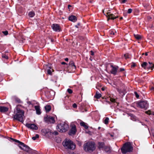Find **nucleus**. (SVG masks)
Wrapping results in <instances>:
<instances>
[{
    "instance_id": "nucleus-1",
    "label": "nucleus",
    "mask_w": 154,
    "mask_h": 154,
    "mask_svg": "<svg viewBox=\"0 0 154 154\" xmlns=\"http://www.w3.org/2000/svg\"><path fill=\"white\" fill-rule=\"evenodd\" d=\"M19 106H18L17 107V112L16 114L14 116V119L23 122L24 121L23 117L24 112L23 110L20 109L18 107Z\"/></svg>"
},
{
    "instance_id": "nucleus-2",
    "label": "nucleus",
    "mask_w": 154,
    "mask_h": 154,
    "mask_svg": "<svg viewBox=\"0 0 154 154\" xmlns=\"http://www.w3.org/2000/svg\"><path fill=\"white\" fill-rule=\"evenodd\" d=\"M64 148L67 149L74 150L75 148V145L71 140L66 139L62 143Z\"/></svg>"
},
{
    "instance_id": "nucleus-3",
    "label": "nucleus",
    "mask_w": 154,
    "mask_h": 154,
    "mask_svg": "<svg viewBox=\"0 0 154 154\" xmlns=\"http://www.w3.org/2000/svg\"><path fill=\"white\" fill-rule=\"evenodd\" d=\"M69 128V125L66 122L60 123L57 127V130L59 131L62 132L66 131Z\"/></svg>"
},
{
    "instance_id": "nucleus-4",
    "label": "nucleus",
    "mask_w": 154,
    "mask_h": 154,
    "mask_svg": "<svg viewBox=\"0 0 154 154\" xmlns=\"http://www.w3.org/2000/svg\"><path fill=\"white\" fill-rule=\"evenodd\" d=\"M133 148L131 143L129 142L125 143L121 148L122 153L125 154L128 152H132Z\"/></svg>"
},
{
    "instance_id": "nucleus-5",
    "label": "nucleus",
    "mask_w": 154,
    "mask_h": 154,
    "mask_svg": "<svg viewBox=\"0 0 154 154\" xmlns=\"http://www.w3.org/2000/svg\"><path fill=\"white\" fill-rule=\"evenodd\" d=\"M84 148L86 151L92 152L95 149L94 143L93 142H87L84 145Z\"/></svg>"
},
{
    "instance_id": "nucleus-6",
    "label": "nucleus",
    "mask_w": 154,
    "mask_h": 154,
    "mask_svg": "<svg viewBox=\"0 0 154 154\" xmlns=\"http://www.w3.org/2000/svg\"><path fill=\"white\" fill-rule=\"evenodd\" d=\"M11 139L15 142L19 143V146L21 149L28 152H30L31 149L28 146L19 140L13 138H12Z\"/></svg>"
},
{
    "instance_id": "nucleus-7",
    "label": "nucleus",
    "mask_w": 154,
    "mask_h": 154,
    "mask_svg": "<svg viewBox=\"0 0 154 154\" xmlns=\"http://www.w3.org/2000/svg\"><path fill=\"white\" fill-rule=\"evenodd\" d=\"M137 106L140 108L146 109L148 107V104L146 101H141L137 103Z\"/></svg>"
},
{
    "instance_id": "nucleus-8",
    "label": "nucleus",
    "mask_w": 154,
    "mask_h": 154,
    "mask_svg": "<svg viewBox=\"0 0 154 154\" xmlns=\"http://www.w3.org/2000/svg\"><path fill=\"white\" fill-rule=\"evenodd\" d=\"M110 10H109L107 11H106V13H104V11H103V13H104V14L106 15L108 17V20L110 19L114 20L118 17V16L114 17L115 16L112 13L110 12Z\"/></svg>"
},
{
    "instance_id": "nucleus-9",
    "label": "nucleus",
    "mask_w": 154,
    "mask_h": 154,
    "mask_svg": "<svg viewBox=\"0 0 154 154\" xmlns=\"http://www.w3.org/2000/svg\"><path fill=\"white\" fill-rule=\"evenodd\" d=\"M44 119L45 121L48 123H54L55 122L53 117L48 116L45 117Z\"/></svg>"
},
{
    "instance_id": "nucleus-10",
    "label": "nucleus",
    "mask_w": 154,
    "mask_h": 154,
    "mask_svg": "<svg viewBox=\"0 0 154 154\" xmlns=\"http://www.w3.org/2000/svg\"><path fill=\"white\" fill-rule=\"evenodd\" d=\"M55 32H60L61 31V28L58 24H54L51 26Z\"/></svg>"
},
{
    "instance_id": "nucleus-11",
    "label": "nucleus",
    "mask_w": 154,
    "mask_h": 154,
    "mask_svg": "<svg viewBox=\"0 0 154 154\" xmlns=\"http://www.w3.org/2000/svg\"><path fill=\"white\" fill-rule=\"evenodd\" d=\"M76 131V126L74 125H73L71 127V129L69 131V134L70 135H72L75 134Z\"/></svg>"
},
{
    "instance_id": "nucleus-12",
    "label": "nucleus",
    "mask_w": 154,
    "mask_h": 154,
    "mask_svg": "<svg viewBox=\"0 0 154 154\" xmlns=\"http://www.w3.org/2000/svg\"><path fill=\"white\" fill-rule=\"evenodd\" d=\"M26 126L28 128L32 130H36L38 128L37 126L34 124L27 123L26 124Z\"/></svg>"
},
{
    "instance_id": "nucleus-13",
    "label": "nucleus",
    "mask_w": 154,
    "mask_h": 154,
    "mask_svg": "<svg viewBox=\"0 0 154 154\" xmlns=\"http://www.w3.org/2000/svg\"><path fill=\"white\" fill-rule=\"evenodd\" d=\"M111 66L112 68V69L111 72V73L114 75H116L117 72V70L118 69V66L115 67L113 66L112 65H111Z\"/></svg>"
},
{
    "instance_id": "nucleus-14",
    "label": "nucleus",
    "mask_w": 154,
    "mask_h": 154,
    "mask_svg": "<svg viewBox=\"0 0 154 154\" xmlns=\"http://www.w3.org/2000/svg\"><path fill=\"white\" fill-rule=\"evenodd\" d=\"M8 108L7 107L0 106V111L2 112H5L8 111Z\"/></svg>"
},
{
    "instance_id": "nucleus-15",
    "label": "nucleus",
    "mask_w": 154,
    "mask_h": 154,
    "mask_svg": "<svg viewBox=\"0 0 154 154\" xmlns=\"http://www.w3.org/2000/svg\"><path fill=\"white\" fill-rule=\"evenodd\" d=\"M69 20L71 21L75 22L77 20V18L75 16L71 15L69 17Z\"/></svg>"
},
{
    "instance_id": "nucleus-16",
    "label": "nucleus",
    "mask_w": 154,
    "mask_h": 154,
    "mask_svg": "<svg viewBox=\"0 0 154 154\" xmlns=\"http://www.w3.org/2000/svg\"><path fill=\"white\" fill-rule=\"evenodd\" d=\"M35 109L36 114L38 115H40L41 113L40 107L38 106H35Z\"/></svg>"
},
{
    "instance_id": "nucleus-17",
    "label": "nucleus",
    "mask_w": 154,
    "mask_h": 154,
    "mask_svg": "<svg viewBox=\"0 0 154 154\" xmlns=\"http://www.w3.org/2000/svg\"><path fill=\"white\" fill-rule=\"evenodd\" d=\"M148 64L149 65L148 66V68L152 69L154 67V64H153L152 63L149 62Z\"/></svg>"
},
{
    "instance_id": "nucleus-18",
    "label": "nucleus",
    "mask_w": 154,
    "mask_h": 154,
    "mask_svg": "<svg viewBox=\"0 0 154 154\" xmlns=\"http://www.w3.org/2000/svg\"><path fill=\"white\" fill-rule=\"evenodd\" d=\"M45 109L46 112H48L50 110L51 107L49 105H48L45 106Z\"/></svg>"
},
{
    "instance_id": "nucleus-19",
    "label": "nucleus",
    "mask_w": 154,
    "mask_h": 154,
    "mask_svg": "<svg viewBox=\"0 0 154 154\" xmlns=\"http://www.w3.org/2000/svg\"><path fill=\"white\" fill-rule=\"evenodd\" d=\"M105 151L107 152H110L111 151V148L109 146H106L105 148Z\"/></svg>"
},
{
    "instance_id": "nucleus-20",
    "label": "nucleus",
    "mask_w": 154,
    "mask_h": 154,
    "mask_svg": "<svg viewBox=\"0 0 154 154\" xmlns=\"http://www.w3.org/2000/svg\"><path fill=\"white\" fill-rule=\"evenodd\" d=\"M149 65V64L148 63H147L146 62H143V63L142 64H141V66L144 68L145 69L146 68V66H148Z\"/></svg>"
},
{
    "instance_id": "nucleus-21",
    "label": "nucleus",
    "mask_w": 154,
    "mask_h": 154,
    "mask_svg": "<svg viewBox=\"0 0 154 154\" xmlns=\"http://www.w3.org/2000/svg\"><path fill=\"white\" fill-rule=\"evenodd\" d=\"M69 65L73 67L74 69L76 68V66H75L74 63L73 61H70L69 63Z\"/></svg>"
},
{
    "instance_id": "nucleus-22",
    "label": "nucleus",
    "mask_w": 154,
    "mask_h": 154,
    "mask_svg": "<svg viewBox=\"0 0 154 154\" xmlns=\"http://www.w3.org/2000/svg\"><path fill=\"white\" fill-rule=\"evenodd\" d=\"M29 16L30 17H33L35 15V13L33 11L30 12L28 14Z\"/></svg>"
},
{
    "instance_id": "nucleus-23",
    "label": "nucleus",
    "mask_w": 154,
    "mask_h": 154,
    "mask_svg": "<svg viewBox=\"0 0 154 154\" xmlns=\"http://www.w3.org/2000/svg\"><path fill=\"white\" fill-rule=\"evenodd\" d=\"M109 33L111 35H115L117 34V32L115 30H110L109 31Z\"/></svg>"
},
{
    "instance_id": "nucleus-24",
    "label": "nucleus",
    "mask_w": 154,
    "mask_h": 154,
    "mask_svg": "<svg viewBox=\"0 0 154 154\" xmlns=\"http://www.w3.org/2000/svg\"><path fill=\"white\" fill-rule=\"evenodd\" d=\"M101 94L97 92L94 97H95L97 98H99L101 97Z\"/></svg>"
},
{
    "instance_id": "nucleus-25",
    "label": "nucleus",
    "mask_w": 154,
    "mask_h": 154,
    "mask_svg": "<svg viewBox=\"0 0 154 154\" xmlns=\"http://www.w3.org/2000/svg\"><path fill=\"white\" fill-rule=\"evenodd\" d=\"M99 147L100 148H102L104 146V143L103 142H99L98 143Z\"/></svg>"
},
{
    "instance_id": "nucleus-26",
    "label": "nucleus",
    "mask_w": 154,
    "mask_h": 154,
    "mask_svg": "<svg viewBox=\"0 0 154 154\" xmlns=\"http://www.w3.org/2000/svg\"><path fill=\"white\" fill-rule=\"evenodd\" d=\"M80 125L82 126H84L85 129H87L88 128V126L86 125L85 123L83 122H81Z\"/></svg>"
},
{
    "instance_id": "nucleus-27",
    "label": "nucleus",
    "mask_w": 154,
    "mask_h": 154,
    "mask_svg": "<svg viewBox=\"0 0 154 154\" xmlns=\"http://www.w3.org/2000/svg\"><path fill=\"white\" fill-rule=\"evenodd\" d=\"M109 121V118L108 117H106L104 120V123L106 124H108Z\"/></svg>"
},
{
    "instance_id": "nucleus-28",
    "label": "nucleus",
    "mask_w": 154,
    "mask_h": 154,
    "mask_svg": "<svg viewBox=\"0 0 154 154\" xmlns=\"http://www.w3.org/2000/svg\"><path fill=\"white\" fill-rule=\"evenodd\" d=\"M131 119L134 121H135L136 120V117L135 116H134L132 114H131Z\"/></svg>"
},
{
    "instance_id": "nucleus-29",
    "label": "nucleus",
    "mask_w": 154,
    "mask_h": 154,
    "mask_svg": "<svg viewBox=\"0 0 154 154\" xmlns=\"http://www.w3.org/2000/svg\"><path fill=\"white\" fill-rule=\"evenodd\" d=\"M38 137H39V135L38 134H37L35 135V136H34V137H32V139L33 140H36V139L37 138H38Z\"/></svg>"
},
{
    "instance_id": "nucleus-30",
    "label": "nucleus",
    "mask_w": 154,
    "mask_h": 154,
    "mask_svg": "<svg viewBox=\"0 0 154 154\" xmlns=\"http://www.w3.org/2000/svg\"><path fill=\"white\" fill-rule=\"evenodd\" d=\"M135 37L137 39H139L141 38V36L138 35H134Z\"/></svg>"
},
{
    "instance_id": "nucleus-31",
    "label": "nucleus",
    "mask_w": 154,
    "mask_h": 154,
    "mask_svg": "<svg viewBox=\"0 0 154 154\" xmlns=\"http://www.w3.org/2000/svg\"><path fill=\"white\" fill-rule=\"evenodd\" d=\"M124 57L126 59L129 58H130V55L128 54H124Z\"/></svg>"
},
{
    "instance_id": "nucleus-32",
    "label": "nucleus",
    "mask_w": 154,
    "mask_h": 154,
    "mask_svg": "<svg viewBox=\"0 0 154 154\" xmlns=\"http://www.w3.org/2000/svg\"><path fill=\"white\" fill-rule=\"evenodd\" d=\"M109 99L110 101L112 102H115V99L111 97H109Z\"/></svg>"
},
{
    "instance_id": "nucleus-33",
    "label": "nucleus",
    "mask_w": 154,
    "mask_h": 154,
    "mask_svg": "<svg viewBox=\"0 0 154 154\" xmlns=\"http://www.w3.org/2000/svg\"><path fill=\"white\" fill-rule=\"evenodd\" d=\"M51 73H52L51 71V70H50V69H48L47 70L48 74L50 75H51Z\"/></svg>"
},
{
    "instance_id": "nucleus-34",
    "label": "nucleus",
    "mask_w": 154,
    "mask_h": 154,
    "mask_svg": "<svg viewBox=\"0 0 154 154\" xmlns=\"http://www.w3.org/2000/svg\"><path fill=\"white\" fill-rule=\"evenodd\" d=\"M67 91L69 94H72V91L70 89H68Z\"/></svg>"
},
{
    "instance_id": "nucleus-35",
    "label": "nucleus",
    "mask_w": 154,
    "mask_h": 154,
    "mask_svg": "<svg viewBox=\"0 0 154 154\" xmlns=\"http://www.w3.org/2000/svg\"><path fill=\"white\" fill-rule=\"evenodd\" d=\"M15 101L18 103H20V100L18 98H16L15 99Z\"/></svg>"
},
{
    "instance_id": "nucleus-36",
    "label": "nucleus",
    "mask_w": 154,
    "mask_h": 154,
    "mask_svg": "<svg viewBox=\"0 0 154 154\" xmlns=\"http://www.w3.org/2000/svg\"><path fill=\"white\" fill-rule=\"evenodd\" d=\"M132 9L131 8H129L128 9L127 13L128 14H130L132 12Z\"/></svg>"
},
{
    "instance_id": "nucleus-37",
    "label": "nucleus",
    "mask_w": 154,
    "mask_h": 154,
    "mask_svg": "<svg viewBox=\"0 0 154 154\" xmlns=\"http://www.w3.org/2000/svg\"><path fill=\"white\" fill-rule=\"evenodd\" d=\"M2 32L5 35H7L8 34V32L7 31H3Z\"/></svg>"
},
{
    "instance_id": "nucleus-38",
    "label": "nucleus",
    "mask_w": 154,
    "mask_h": 154,
    "mask_svg": "<svg viewBox=\"0 0 154 154\" xmlns=\"http://www.w3.org/2000/svg\"><path fill=\"white\" fill-rule=\"evenodd\" d=\"M2 57L3 58H5L6 59H8V56H7L6 55H5V54L2 55Z\"/></svg>"
},
{
    "instance_id": "nucleus-39",
    "label": "nucleus",
    "mask_w": 154,
    "mask_h": 154,
    "mask_svg": "<svg viewBox=\"0 0 154 154\" xmlns=\"http://www.w3.org/2000/svg\"><path fill=\"white\" fill-rule=\"evenodd\" d=\"M151 112L149 110L148 111H146L145 112L146 113L149 114V115H151Z\"/></svg>"
},
{
    "instance_id": "nucleus-40",
    "label": "nucleus",
    "mask_w": 154,
    "mask_h": 154,
    "mask_svg": "<svg viewBox=\"0 0 154 154\" xmlns=\"http://www.w3.org/2000/svg\"><path fill=\"white\" fill-rule=\"evenodd\" d=\"M120 2L122 3H125L127 0H119Z\"/></svg>"
},
{
    "instance_id": "nucleus-41",
    "label": "nucleus",
    "mask_w": 154,
    "mask_h": 154,
    "mask_svg": "<svg viewBox=\"0 0 154 154\" xmlns=\"http://www.w3.org/2000/svg\"><path fill=\"white\" fill-rule=\"evenodd\" d=\"M143 6L144 8H147L148 6V5L147 4H144L143 5Z\"/></svg>"
},
{
    "instance_id": "nucleus-42",
    "label": "nucleus",
    "mask_w": 154,
    "mask_h": 154,
    "mask_svg": "<svg viewBox=\"0 0 154 154\" xmlns=\"http://www.w3.org/2000/svg\"><path fill=\"white\" fill-rule=\"evenodd\" d=\"M134 94H135L136 97L137 98H138L139 97V95L136 92H135Z\"/></svg>"
},
{
    "instance_id": "nucleus-43",
    "label": "nucleus",
    "mask_w": 154,
    "mask_h": 154,
    "mask_svg": "<svg viewBox=\"0 0 154 154\" xmlns=\"http://www.w3.org/2000/svg\"><path fill=\"white\" fill-rule=\"evenodd\" d=\"M72 106L74 108H76L77 107V105L76 103H74L73 104Z\"/></svg>"
},
{
    "instance_id": "nucleus-44",
    "label": "nucleus",
    "mask_w": 154,
    "mask_h": 154,
    "mask_svg": "<svg viewBox=\"0 0 154 154\" xmlns=\"http://www.w3.org/2000/svg\"><path fill=\"white\" fill-rule=\"evenodd\" d=\"M53 133L55 135H57L58 134V133L56 131H54Z\"/></svg>"
},
{
    "instance_id": "nucleus-45",
    "label": "nucleus",
    "mask_w": 154,
    "mask_h": 154,
    "mask_svg": "<svg viewBox=\"0 0 154 154\" xmlns=\"http://www.w3.org/2000/svg\"><path fill=\"white\" fill-rule=\"evenodd\" d=\"M125 69L123 68H121L120 69V72H122L123 71H124Z\"/></svg>"
},
{
    "instance_id": "nucleus-46",
    "label": "nucleus",
    "mask_w": 154,
    "mask_h": 154,
    "mask_svg": "<svg viewBox=\"0 0 154 154\" xmlns=\"http://www.w3.org/2000/svg\"><path fill=\"white\" fill-rule=\"evenodd\" d=\"M136 65L135 63H133L131 65V67H134Z\"/></svg>"
},
{
    "instance_id": "nucleus-47",
    "label": "nucleus",
    "mask_w": 154,
    "mask_h": 154,
    "mask_svg": "<svg viewBox=\"0 0 154 154\" xmlns=\"http://www.w3.org/2000/svg\"><path fill=\"white\" fill-rule=\"evenodd\" d=\"M91 54L92 56L94 55V52L93 51H91Z\"/></svg>"
},
{
    "instance_id": "nucleus-48",
    "label": "nucleus",
    "mask_w": 154,
    "mask_h": 154,
    "mask_svg": "<svg viewBox=\"0 0 154 154\" xmlns=\"http://www.w3.org/2000/svg\"><path fill=\"white\" fill-rule=\"evenodd\" d=\"M151 89L154 92V87H152Z\"/></svg>"
},
{
    "instance_id": "nucleus-49",
    "label": "nucleus",
    "mask_w": 154,
    "mask_h": 154,
    "mask_svg": "<svg viewBox=\"0 0 154 154\" xmlns=\"http://www.w3.org/2000/svg\"><path fill=\"white\" fill-rule=\"evenodd\" d=\"M65 60L66 61H67L68 60V59L67 58H66L65 59Z\"/></svg>"
},
{
    "instance_id": "nucleus-50",
    "label": "nucleus",
    "mask_w": 154,
    "mask_h": 154,
    "mask_svg": "<svg viewBox=\"0 0 154 154\" xmlns=\"http://www.w3.org/2000/svg\"><path fill=\"white\" fill-rule=\"evenodd\" d=\"M148 53H149V52H146L145 54V55L146 56H147L148 55Z\"/></svg>"
},
{
    "instance_id": "nucleus-51",
    "label": "nucleus",
    "mask_w": 154,
    "mask_h": 154,
    "mask_svg": "<svg viewBox=\"0 0 154 154\" xmlns=\"http://www.w3.org/2000/svg\"><path fill=\"white\" fill-rule=\"evenodd\" d=\"M109 135L111 137H113L114 136L113 134H109Z\"/></svg>"
},
{
    "instance_id": "nucleus-52",
    "label": "nucleus",
    "mask_w": 154,
    "mask_h": 154,
    "mask_svg": "<svg viewBox=\"0 0 154 154\" xmlns=\"http://www.w3.org/2000/svg\"><path fill=\"white\" fill-rule=\"evenodd\" d=\"M66 63L64 62H62L61 63V64L63 65L65 64H66Z\"/></svg>"
},
{
    "instance_id": "nucleus-53",
    "label": "nucleus",
    "mask_w": 154,
    "mask_h": 154,
    "mask_svg": "<svg viewBox=\"0 0 154 154\" xmlns=\"http://www.w3.org/2000/svg\"><path fill=\"white\" fill-rule=\"evenodd\" d=\"M101 89L102 91H104L105 90V88H102Z\"/></svg>"
},
{
    "instance_id": "nucleus-54",
    "label": "nucleus",
    "mask_w": 154,
    "mask_h": 154,
    "mask_svg": "<svg viewBox=\"0 0 154 154\" xmlns=\"http://www.w3.org/2000/svg\"><path fill=\"white\" fill-rule=\"evenodd\" d=\"M151 115H154V112H152Z\"/></svg>"
},
{
    "instance_id": "nucleus-55",
    "label": "nucleus",
    "mask_w": 154,
    "mask_h": 154,
    "mask_svg": "<svg viewBox=\"0 0 154 154\" xmlns=\"http://www.w3.org/2000/svg\"><path fill=\"white\" fill-rule=\"evenodd\" d=\"M71 6L70 5H68V8H69V7H71Z\"/></svg>"
},
{
    "instance_id": "nucleus-56",
    "label": "nucleus",
    "mask_w": 154,
    "mask_h": 154,
    "mask_svg": "<svg viewBox=\"0 0 154 154\" xmlns=\"http://www.w3.org/2000/svg\"><path fill=\"white\" fill-rule=\"evenodd\" d=\"M79 146H81V145H82V143H79Z\"/></svg>"
},
{
    "instance_id": "nucleus-57",
    "label": "nucleus",
    "mask_w": 154,
    "mask_h": 154,
    "mask_svg": "<svg viewBox=\"0 0 154 154\" xmlns=\"http://www.w3.org/2000/svg\"><path fill=\"white\" fill-rule=\"evenodd\" d=\"M124 95H125L124 93L123 92L122 94V95L123 96Z\"/></svg>"
},
{
    "instance_id": "nucleus-58",
    "label": "nucleus",
    "mask_w": 154,
    "mask_h": 154,
    "mask_svg": "<svg viewBox=\"0 0 154 154\" xmlns=\"http://www.w3.org/2000/svg\"><path fill=\"white\" fill-rule=\"evenodd\" d=\"M152 136L154 138V134H152Z\"/></svg>"
},
{
    "instance_id": "nucleus-59",
    "label": "nucleus",
    "mask_w": 154,
    "mask_h": 154,
    "mask_svg": "<svg viewBox=\"0 0 154 154\" xmlns=\"http://www.w3.org/2000/svg\"><path fill=\"white\" fill-rule=\"evenodd\" d=\"M100 127H98V129H100Z\"/></svg>"
},
{
    "instance_id": "nucleus-60",
    "label": "nucleus",
    "mask_w": 154,
    "mask_h": 154,
    "mask_svg": "<svg viewBox=\"0 0 154 154\" xmlns=\"http://www.w3.org/2000/svg\"><path fill=\"white\" fill-rule=\"evenodd\" d=\"M120 19H122V17H121V18H120Z\"/></svg>"
},
{
    "instance_id": "nucleus-61",
    "label": "nucleus",
    "mask_w": 154,
    "mask_h": 154,
    "mask_svg": "<svg viewBox=\"0 0 154 154\" xmlns=\"http://www.w3.org/2000/svg\"><path fill=\"white\" fill-rule=\"evenodd\" d=\"M45 130H43L42 131H45Z\"/></svg>"
},
{
    "instance_id": "nucleus-62",
    "label": "nucleus",
    "mask_w": 154,
    "mask_h": 154,
    "mask_svg": "<svg viewBox=\"0 0 154 154\" xmlns=\"http://www.w3.org/2000/svg\"><path fill=\"white\" fill-rule=\"evenodd\" d=\"M75 27H76L77 28V26H75Z\"/></svg>"
},
{
    "instance_id": "nucleus-63",
    "label": "nucleus",
    "mask_w": 154,
    "mask_h": 154,
    "mask_svg": "<svg viewBox=\"0 0 154 154\" xmlns=\"http://www.w3.org/2000/svg\"><path fill=\"white\" fill-rule=\"evenodd\" d=\"M85 111H87V110H86V109H85Z\"/></svg>"
}]
</instances>
